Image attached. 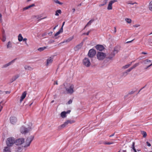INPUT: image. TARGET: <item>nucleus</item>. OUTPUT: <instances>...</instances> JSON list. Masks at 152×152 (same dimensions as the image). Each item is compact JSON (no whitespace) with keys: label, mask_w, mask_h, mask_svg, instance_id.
<instances>
[{"label":"nucleus","mask_w":152,"mask_h":152,"mask_svg":"<svg viewBox=\"0 0 152 152\" xmlns=\"http://www.w3.org/2000/svg\"><path fill=\"white\" fill-rule=\"evenodd\" d=\"M7 146L11 147L14 143H15V139L13 137H10L8 138L6 141Z\"/></svg>","instance_id":"obj_1"},{"label":"nucleus","mask_w":152,"mask_h":152,"mask_svg":"<svg viewBox=\"0 0 152 152\" xmlns=\"http://www.w3.org/2000/svg\"><path fill=\"white\" fill-rule=\"evenodd\" d=\"M34 136H31L28 137L26 141L25 145L24 146V148H26L29 146L31 142L34 140Z\"/></svg>","instance_id":"obj_2"},{"label":"nucleus","mask_w":152,"mask_h":152,"mask_svg":"<svg viewBox=\"0 0 152 152\" xmlns=\"http://www.w3.org/2000/svg\"><path fill=\"white\" fill-rule=\"evenodd\" d=\"M31 128L30 126L28 127V128H26L24 126H22L20 129L21 133L22 134H25L28 133L31 130Z\"/></svg>","instance_id":"obj_3"},{"label":"nucleus","mask_w":152,"mask_h":152,"mask_svg":"<svg viewBox=\"0 0 152 152\" xmlns=\"http://www.w3.org/2000/svg\"><path fill=\"white\" fill-rule=\"evenodd\" d=\"M96 55L97 59L99 60H103L106 56L105 53L101 52H98Z\"/></svg>","instance_id":"obj_4"},{"label":"nucleus","mask_w":152,"mask_h":152,"mask_svg":"<svg viewBox=\"0 0 152 152\" xmlns=\"http://www.w3.org/2000/svg\"><path fill=\"white\" fill-rule=\"evenodd\" d=\"M74 85L72 84L70 86L69 88H67L66 87H65L66 90V91L68 94H72L74 92L73 89L74 88Z\"/></svg>","instance_id":"obj_5"},{"label":"nucleus","mask_w":152,"mask_h":152,"mask_svg":"<svg viewBox=\"0 0 152 152\" xmlns=\"http://www.w3.org/2000/svg\"><path fill=\"white\" fill-rule=\"evenodd\" d=\"M96 52L94 49H90L88 53V56L91 58L93 57L96 54Z\"/></svg>","instance_id":"obj_6"},{"label":"nucleus","mask_w":152,"mask_h":152,"mask_svg":"<svg viewBox=\"0 0 152 152\" xmlns=\"http://www.w3.org/2000/svg\"><path fill=\"white\" fill-rule=\"evenodd\" d=\"M24 142V138H19L15 140V144L16 145H20Z\"/></svg>","instance_id":"obj_7"},{"label":"nucleus","mask_w":152,"mask_h":152,"mask_svg":"<svg viewBox=\"0 0 152 152\" xmlns=\"http://www.w3.org/2000/svg\"><path fill=\"white\" fill-rule=\"evenodd\" d=\"M75 121L74 120H68L65 122L64 123L61 125L60 126V127L61 128H63L66 126L68 124H72L75 122Z\"/></svg>","instance_id":"obj_8"},{"label":"nucleus","mask_w":152,"mask_h":152,"mask_svg":"<svg viewBox=\"0 0 152 152\" xmlns=\"http://www.w3.org/2000/svg\"><path fill=\"white\" fill-rule=\"evenodd\" d=\"M83 63L84 65L87 67L89 66L91 64L89 60L87 58H85L83 60Z\"/></svg>","instance_id":"obj_9"},{"label":"nucleus","mask_w":152,"mask_h":152,"mask_svg":"<svg viewBox=\"0 0 152 152\" xmlns=\"http://www.w3.org/2000/svg\"><path fill=\"white\" fill-rule=\"evenodd\" d=\"M117 1V0H111L109 3L107 9L108 10H111L112 9V5L113 3Z\"/></svg>","instance_id":"obj_10"},{"label":"nucleus","mask_w":152,"mask_h":152,"mask_svg":"<svg viewBox=\"0 0 152 152\" xmlns=\"http://www.w3.org/2000/svg\"><path fill=\"white\" fill-rule=\"evenodd\" d=\"M10 119L11 123L13 124H15L17 121L16 118L14 116L11 117Z\"/></svg>","instance_id":"obj_11"},{"label":"nucleus","mask_w":152,"mask_h":152,"mask_svg":"<svg viewBox=\"0 0 152 152\" xmlns=\"http://www.w3.org/2000/svg\"><path fill=\"white\" fill-rule=\"evenodd\" d=\"M115 53L114 52H112L110 54H108L106 58L110 60H112L113 58L115 56Z\"/></svg>","instance_id":"obj_12"},{"label":"nucleus","mask_w":152,"mask_h":152,"mask_svg":"<svg viewBox=\"0 0 152 152\" xmlns=\"http://www.w3.org/2000/svg\"><path fill=\"white\" fill-rule=\"evenodd\" d=\"M16 59L17 58H15L13 60L10 62L2 66V68H6L7 66H9L12 63H14L15 61L16 60Z\"/></svg>","instance_id":"obj_13"},{"label":"nucleus","mask_w":152,"mask_h":152,"mask_svg":"<svg viewBox=\"0 0 152 152\" xmlns=\"http://www.w3.org/2000/svg\"><path fill=\"white\" fill-rule=\"evenodd\" d=\"M95 48L97 50L100 51H102L104 49L103 46L101 45H97L95 46Z\"/></svg>","instance_id":"obj_14"},{"label":"nucleus","mask_w":152,"mask_h":152,"mask_svg":"<svg viewBox=\"0 0 152 152\" xmlns=\"http://www.w3.org/2000/svg\"><path fill=\"white\" fill-rule=\"evenodd\" d=\"M3 152H11L10 147L7 146L5 147L3 149Z\"/></svg>","instance_id":"obj_15"},{"label":"nucleus","mask_w":152,"mask_h":152,"mask_svg":"<svg viewBox=\"0 0 152 152\" xmlns=\"http://www.w3.org/2000/svg\"><path fill=\"white\" fill-rule=\"evenodd\" d=\"M53 61V58L50 57L48 58L47 60V63L46 65L48 66L49 64H50L52 63Z\"/></svg>","instance_id":"obj_16"},{"label":"nucleus","mask_w":152,"mask_h":152,"mask_svg":"<svg viewBox=\"0 0 152 152\" xmlns=\"http://www.w3.org/2000/svg\"><path fill=\"white\" fill-rule=\"evenodd\" d=\"M26 94V91H24L23 93L20 97L21 98L20 100V102H21L23 99L25 98Z\"/></svg>","instance_id":"obj_17"},{"label":"nucleus","mask_w":152,"mask_h":152,"mask_svg":"<svg viewBox=\"0 0 152 152\" xmlns=\"http://www.w3.org/2000/svg\"><path fill=\"white\" fill-rule=\"evenodd\" d=\"M131 70L129 69H128V70H126L125 72H123L122 73V75L123 77H125L128 74V73L129 72L131 71Z\"/></svg>","instance_id":"obj_18"},{"label":"nucleus","mask_w":152,"mask_h":152,"mask_svg":"<svg viewBox=\"0 0 152 152\" xmlns=\"http://www.w3.org/2000/svg\"><path fill=\"white\" fill-rule=\"evenodd\" d=\"M83 45V42H81L80 44L77 45L75 48V50H77L79 49Z\"/></svg>","instance_id":"obj_19"},{"label":"nucleus","mask_w":152,"mask_h":152,"mask_svg":"<svg viewBox=\"0 0 152 152\" xmlns=\"http://www.w3.org/2000/svg\"><path fill=\"white\" fill-rule=\"evenodd\" d=\"M120 50V47L119 46L115 47L113 52H114L115 54L117 53Z\"/></svg>","instance_id":"obj_20"},{"label":"nucleus","mask_w":152,"mask_h":152,"mask_svg":"<svg viewBox=\"0 0 152 152\" xmlns=\"http://www.w3.org/2000/svg\"><path fill=\"white\" fill-rule=\"evenodd\" d=\"M35 5L34 4H32L31 5H29L28 6L25 7L23 9V10L24 11L26 10H27L29 8H30L33 7L35 6Z\"/></svg>","instance_id":"obj_21"},{"label":"nucleus","mask_w":152,"mask_h":152,"mask_svg":"<svg viewBox=\"0 0 152 152\" xmlns=\"http://www.w3.org/2000/svg\"><path fill=\"white\" fill-rule=\"evenodd\" d=\"M63 29L62 28V27H61V28L55 34V37H56L59 34L61 33H62L63 32Z\"/></svg>","instance_id":"obj_22"},{"label":"nucleus","mask_w":152,"mask_h":152,"mask_svg":"<svg viewBox=\"0 0 152 152\" xmlns=\"http://www.w3.org/2000/svg\"><path fill=\"white\" fill-rule=\"evenodd\" d=\"M24 68L26 70L31 71L33 69V68L27 65H25L24 66Z\"/></svg>","instance_id":"obj_23"},{"label":"nucleus","mask_w":152,"mask_h":152,"mask_svg":"<svg viewBox=\"0 0 152 152\" xmlns=\"http://www.w3.org/2000/svg\"><path fill=\"white\" fill-rule=\"evenodd\" d=\"M124 20L126 23L129 24L131 23L132 21V20L131 19L127 18H125Z\"/></svg>","instance_id":"obj_24"},{"label":"nucleus","mask_w":152,"mask_h":152,"mask_svg":"<svg viewBox=\"0 0 152 152\" xmlns=\"http://www.w3.org/2000/svg\"><path fill=\"white\" fill-rule=\"evenodd\" d=\"M140 64V63L139 62L136 63L133 66L131 67L130 68H129V69L131 71L132 69L135 68L137 66Z\"/></svg>","instance_id":"obj_25"},{"label":"nucleus","mask_w":152,"mask_h":152,"mask_svg":"<svg viewBox=\"0 0 152 152\" xmlns=\"http://www.w3.org/2000/svg\"><path fill=\"white\" fill-rule=\"evenodd\" d=\"M148 8L149 10L152 12V1L149 3L148 6Z\"/></svg>","instance_id":"obj_26"},{"label":"nucleus","mask_w":152,"mask_h":152,"mask_svg":"<svg viewBox=\"0 0 152 152\" xmlns=\"http://www.w3.org/2000/svg\"><path fill=\"white\" fill-rule=\"evenodd\" d=\"M151 62V60L149 59H146L143 60L142 63L144 64H148L149 63V62Z\"/></svg>","instance_id":"obj_27"},{"label":"nucleus","mask_w":152,"mask_h":152,"mask_svg":"<svg viewBox=\"0 0 152 152\" xmlns=\"http://www.w3.org/2000/svg\"><path fill=\"white\" fill-rule=\"evenodd\" d=\"M134 61L132 62L130 64H128L125 65L124 66H123L122 67V68L123 69H126L128 68L131 65V64Z\"/></svg>","instance_id":"obj_28"},{"label":"nucleus","mask_w":152,"mask_h":152,"mask_svg":"<svg viewBox=\"0 0 152 152\" xmlns=\"http://www.w3.org/2000/svg\"><path fill=\"white\" fill-rule=\"evenodd\" d=\"M19 77V75H18L14 76L12 78V82L13 81H15L16 79H17L18 77Z\"/></svg>","instance_id":"obj_29"},{"label":"nucleus","mask_w":152,"mask_h":152,"mask_svg":"<svg viewBox=\"0 0 152 152\" xmlns=\"http://www.w3.org/2000/svg\"><path fill=\"white\" fill-rule=\"evenodd\" d=\"M47 48V47L45 46L39 48L38 49V50L40 52H41L42 51H43V50Z\"/></svg>","instance_id":"obj_30"},{"label":"nucleus","mask_w":152,"mask_h":152,"mask_svg":"<svg viewBox=\"0 0 152 152\" xmlns=\"http://www.w3.org/2000/svg\"><path fill=\"white\" fill-rule=\"evenodd\" d=\"M61 116L63 118H65L66 117V112H62L61 113Z\"/></svg>","instance_id":"obj_31"},{"label":"nucleus","mask_w":152,"mask_h":152,"mask_svg":"<svg viewBox=\"0 0 152 152\" xmlns=\"http://www.w3.org/2000/svg\"><path fill=\"white\" fill-rule=\"evenodd\" d=\"M61 13L62 12L61 10H57L56 12L55 15L58 16L59 15L58 13L61 14Z\"/></svg>","instance_id":"obj_32"},{"label":"nucleus","mask_w":152,"mask_h":152,"mask_svg":"<svg viewBox=\"0 0 152 152\" xmlns=\"http://www.w3.org/2000/svg\"><path fill=\"white\" fill-rule=\"evenodd\" d=\"M72 39H68L65 40L63 42H61V43L63 44L64 43H67L68 42H69L71 41Z\"/></svg>","instance_id":"obj_33"},{"label":"nucleus","mask_w":152,"mask_h":152,"mask_svg":"<svg viewBox=\"0 0 152 152\" xmlns=\"http://www.w3.org/2000/svg\"><path fill=\"white\" fill-rule=\"evenodd\" d=\"M12 47V43L10 41H9L7 43V48H11Z\"/></svg>","instance_id":"obj_34"},{"label":"nucleus","mask_w":152,"mask_h":152,"mask_svg":"<svg viewBox=\"0 0 152 152\" xmlns=\"http://www.w3.org/2000/svg\"><path fill=\"white\" fill-rule=\"evenodd\" d=\"M94 21V20H90L87 23V24L85 26V28H86L88 26L90 25H91V23H92V22Z\"/></svg>","instance_id":"obj_35"},{"label":"nucleus","mask_w":152,"mask_h":152,"mask_svg":"<svg viewBox=\"0 0 152 152\" xmlns=\"http://www.w3.org/2000/svg\"><path fill=\"white\" fill-rule=\"evenodd\" d=\"M141 134L143 135V137L145 138L147 136V133L146 132L144 131H141Z\"/></svg>","instance_id":"obj_36"},{"label":"nucleus","mask_w":152,"mask_h":152,"mask_svg":"<svg viewBox=\"0 0 152 152\" xmlns=\"http://www.w3.org/2000/svg\"><path fill=\"white\" fill-rule=\"evenodd\" d=\"M18 39V41L19 42L23 41L25 42V43H26V44H27V43H26V41L27 40V39Z\"/></svg>","instance_id":"obj_37"},{"label":"nucleus","mask_w":152,"mask_h":152,"mask_svg":"<svg viewBox=\"0 0 152 152\" xmlns=\"http://www.w3.org/2000/svg\"><path fill=\"white\" fill-rule=\"evenodd\" d=\"M135 142H132V145L131 147V148H132V149L133 150V151H135V148L134 147L135 145Z\"/></svg>","instance_id":"obj_38"},{"label":"nucleus","mask_w":152,"mask_h":152,"mask_svg":"<svg viewBox=\"0 0 152 152\" xmlns=\"http://www.w3.org/2000/svg\"><path fill=\"white\" fill-rule=\"evenodd\" d=\"M126 3L127 4H137V3L136 2H134L133 3L132 1H129L126 2Z\"/></svg>","instance_id":"obj_39"},{"label":"nucleus","mask_w":152,"mask_h":152,"mask_svg":"<svg viewBox=\"0 0 152 152\" xmlns=\"http://www.w3.org/2000/svg\"><path fill=\"white\" fill-rule=\"evenodd\" d=\"M103 143L105 145H110L111 144H112L113 143V142H103Z\"/></svg>","instance_id":"obj_40"},{"label":"nucleus","mask_w":152,"mask_h":152,"mask_svg":"<svg viewBox=\"0 0 152 152\" xmlns=\"http://www.w3.org/2000/svg\"><path fill=\"white\" fill-rule=\"evenodd\" d=\"M55 2L56 4H58L60 5H62L63 4V3L62 2H60L58 0H56L55 1Z\"/></svg>","instance_id":"obj_41"},{"label":"nucleus","mask_w":152,"mask_h":152,"mask_svg":"<svg viewBox=\"0 0 152 152\" xmlns=\"http://www.w3.org/2000/svg\"><path fill=\"white\" fill-rule=\"evenodd\" d=\"M54 40L52 39H50L48 42V43L49 44H51L54 42Z\"/></svg>","instance_id":"obj_42"},{"label":"nucleus","mask_w":152,"mask_h":152,"mask_svg":"<svg viewBox=\"0 0 152 152\" xmlns=\"http://www.w3.org/2000/svg\"><path fill=\"white\" fill-rule=\"evenodd\" d=\"M72 100L71 99H70L67 102V104H71L72 103Z\"/></svg>","instance_id":"obj_43"},{"label":"nucleus","mask_w":152,"mask_h":152,"mask_svg":"<svg viewBox=\"0 0 152 152\" xmlns=\"http://www.w3.org/2000/svg\"><path fill=\"white\" fill-rule=\"evenodd\" d=\"M135 91H129V94H134L135 92Z\"/></svg>","instance_id":"obj_44"},{"label":"nucleus","mask_w":152,"mask_h":152,"mask_svg":"<svg viewBox=\"0 0 152 152\" xmlns=\"http://www.w3.org/2000/svg\"><path fill=\"white\" fill-rule=\"evenodd\" d=\"M90 31H89L88 32L86 33H84L83 34V35H88L89 34V33L90 32Z\"/></svg>","instance_id":"obj_45"},{"label":"nucleus","mask_w":152,"mask_h":152,"mask_svg":"<svg viewBox=\"0 0 152 152\" xmlns=\"http://www.w3.org/2000/svg\"><path fill=\"white\" fill-rule=\"evenodd\" d=\"M134 40V39L132 40H131L129 41H126V42L125 43H128L132 42V41H133Z\"/></svg>","instance_id":"obj_46"},{"label":"nucleus","mask_w":152,"mask_h":152,"mask_svg":"<svg viewBox=\"0 0 152 152\" xmlns=\"http://www.w3.org/2000/svg\"><path fill=\"white\" fill-rule=\"evenodd\" d=\"M152 65V63L150 64L149 65L147 66L145 68V69H148L149 67H150Z\"/></svg>","instance_id":"obj_47"},{"label":"nucleus","mask_w":152,"mask_h":152,"mask_svg":"<svg viewBox=\"0 0 152 152\" xmlns=\"http://www.w3.org/2000/svg\"><path fill=\"white\" fill-rule=\"evenodd\" d=\"M146 143L147 144V145L148 146H151V145L150 143L148 142L147 141L146 142Z\"/></svg>","instance_id":"obj_48"},{"label":"nucleus","mask_w":152,"mask_h":152,"mask_svg":"<svg viewBox=\"0 0 152 152\" xmlns=\"http://www.w3.org/2000/svg\"><path fill=\"white\" fill-rule=\"evenodd\" d=\"M18 38H23L22 37V35L21 34H19L18 36Z\"/></svg>","instance_id":"obj_49"},{"label":"nucleus","mask_w":152,"mask_h":152,"mask_svg":"<svg viewBox=\"0 0 152 152\" xmlns=\"http://www.w3.org/2000/svg\"><path fill=\"white\" fill-rule=\"evenodd\" d=\"M140 26L139 25H134L133 26L135 27H138Z\"/></svg>","instance_id":"obj_50"},{"label":"nucleus","mask_w":152,"mask_h":152,"mask_svg":"<svg viewBox=\"0 0 152 152\" xmlns=\"http://www.w3.org/2000/svg\"><path fill=\"white\" fill-rule=\"evenodd\" d=\"M5 92L6 94H9L10 93L11 91H5Z\"/></svg>","instance_id":"obj_51"},{"label":"nucleus","mask_w":152,"mask_h":152,"mask_svg":"<svg viewBox=\"0 0 152 152\" xmlns=\"http://www.w3.org/2000/svg\"><path fill=\"white\" fill-rule=\"evenodd\" d=\"M70 112H71V110H68L66 112V114L69 113Z\"/></svg>","instance_id":"obj_52"},{"label":"nucleus","mask_w":152,"mask_h":152,"mask_svg":"<svg viewBox=\"0 0 152 152\" xmlns=\"http://www.w3.org/2000/svg\"><path fill=\"white\" fill-rule=\"evenodd\" d=\"M104 5V4L103 3V4H100L99 5V7H102V6H103Z\"/></svg>","instance_id":"obj_53"},{"label":"nucleus","mask_w":152,"mask_h":152,"mask_svg":"<svg viewBox=\"0 0 152 152\" xmlns=\"http://www.w3.org/2000/svg\"><path fill=\"white\" fill-rule=\"evenodd\" d=\"M52 33H53V32H51L48 33V34L49 35H50V36L51 35H52Z\"/></svg>","instance_id":"obj_54"},{"label":"nucleus","mask_w":152,"mask_h":152,"mask_svg":"<svg viewBox=\"0 0 152 152\" xmlns=\"http://www.w3.org/2000/svg\"><path fill=\"white\" fill-rule=\"evenodd\" d=\"M116 27H114V33H116Z\"/></svg>","instance_id":"obj_55"},{"label":"nucleus","mask_w":152,"mask_h":152,"mask_svg":"<svg viewBox=\"0 0 152 152\" xmlns=\"http://www.w3.org/2000/svg\"><path fill=\"white\" fill-rule=\"evenodd\" d=\"M141 54H145V55L147 54V53H146L144 52H142V53Z\"/></svg>","instance_id":"obj_56"},{"label":"nucleus","mask_w":152,"mask_h":152,"mask_svg":"<svg viewBox=\"0 0 152 152\" xmlns=\"http://www.w3.org/2000/svg\"><path fill=\"white\" fill-rule=\"evenodd\" d=\"M114 134H115V133H114L113 134L110 135V136H109V137H111L112 136H113L114 135Z\"/></svg>","instance_id":"obj_57"},{"label":"nucleus","mask_w":152,"mask_h":152,"mask_svg":"<svg viewBox=\"0 0 152 152\" xmlns=\"http://www.w3.org/2000/svg\"><path fill=\"white\" fill-rule=\"evenodd\" d=\"M47 33H44V34H42V36H43V37H44V36H45L46 35H47Z\"/></svg>","instance_id":"obj_58"},{"label":"nucleus","mask_w":152,"mask_h":152,"mask_svg":"<svg viewBox=\"0 0 152 152\" xmlns=\"http://www.w3.org/2000/svg\"><path fill=\"white\" fill-rule=\"evenodd\" d=\"M65 23V22H63V23L61 27H62L63 29V26L64 25Z\"/></svg>","instance_id":"obj_59"},{"label":"nucleus","mask_w":152,"mask_h":152,"mask_svg":"<svg viewBox=\"0 0 152 152\" xmlns=\"http://www.w3.org/2000/svg\"><path fill=\"white\" fill-rule=\"evenodd\" d=\"M5 41H6V39H2V41L3 42H5Z\"/></svg>","instance_id":"obj_60"},{"label":"nucleus","mask_w":152,"mask_h":152,"mask_svg":"<svg viewBox=\"0 0 152 152\" xmlns=\"http://www.w3.org/2000/svg\"><path fill=\"white\" fill-rule=\"evenodd\" d=\"M72 10H73V12H75V8H73L72 9Z\"/></svg>","instance_id":"obj_61"},{"label":"nucleus","mask_w":152,"mask_h":152,"mask_svg":"<svg viewBox=\"0 0 152 152\" xmlns=\"http://www.w3.org/2000/svg\"><path fill=\"white\" fill-rule=\"evenodd\" d=\"M58 26V25H57V26H55V27L53 28V30L55 29H56V27L57 26Z\"/></svg>","instance_id":"obj_62"},{"label":"nucleus","mask_w":152,"mask_h":152,"mask_svg":"<svg viewBox=\"0 0 152 152\" xmlns=\"http://www.w3.org/2000/svg\"><path fill=\"white\" fill-rule=\"evenodd\" d=\"M21 150V148H20V147H19L18 148V150L19 151H20Z\"/></svg>","instance_id":"obj_63"},{"label":"nucleus","mask_w":152,"mask_h":152,"mask_svg":"<svg viewBox=\"0 0 152 152\" xmlns=\"http://www.w3.org/2000/svg\"><path fill=\"white\" fill-rule=\"evenodd\" d=\"M122 152H127L126 150H123Z\"/></svg>","instance_id":"obj_64"}]
</instances>
